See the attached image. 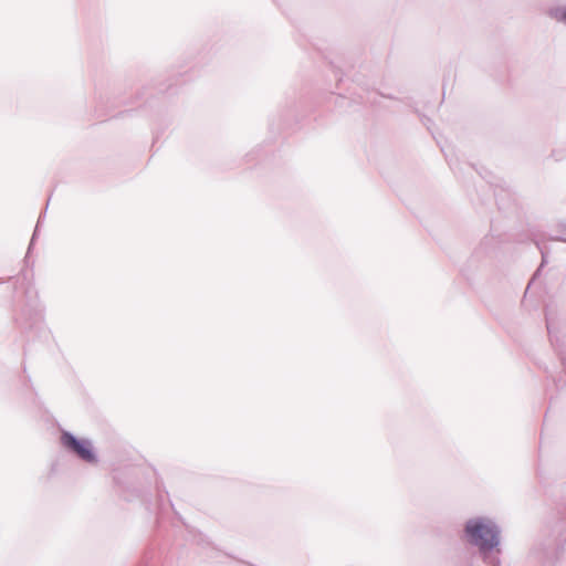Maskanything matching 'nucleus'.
Instances as JSON below:
<instances>
[{
  "mask_svg": "<svg viewBox=\"0 0 566 566\" xmlns=\"http://www.w3.org/2000/svg\"><path fill=\"white\" fill-rule=\"evenodd\" d=\"M465 532L470 536L471 542L482 551H489L499 543L497 531L490 522L483 520L469 521Z\"/></svg>",
  "mask_w": 566,
  "mask_h": 566,
  "instance_id": "nucleus-1",
  "label": "nucleus"
},
{
  "mask_svg": "<svg viewBox=\"0 0 566 566\" xmlns=\"http://www.w3.org/2000/svg\"><path fill=\"white\" fill-rule=\"evenodd\" d=\"M61 439L63 446L75 452L82 460L86 462L95 461V455L88 441L77 440L69 432H64Z\"/></svg>",
  "mask_w": 566,
  "mask_h": 566,
  "instance_id": "nucleus-2",
  "label": "nucleus"
},
{
  "mask_svg": "<svg viewBox=\"0 0 566 566\" xmlns=\"http://www.w3.org/2000/svg\"><path fill=\"white\" fill-rule=\"evenodd\" d=\"M562 19H563L564 22H566V11L563 13Z\"/></svg>",
  "mask_w": 566,
  "mask_h": 566,
  "instance_id": "nucleus-3",
  "label": "nucleus"
}]
</instances>
